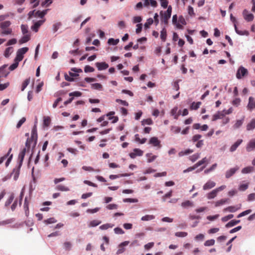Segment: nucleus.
I'll list each match as a JSON object with an SVG mask.
<instances>
[{
  "label": "nucleus",
  "mask_w": 255,
  "mask_h": 255,
  "mask_svg": "<svg viewBox=\"0 0 255 255\" xmlns=\"http://www.w3.org/2000/svg\"><path fill=\"white\" fill-rule=\"evenodd\" d=\"M171 12L172 7L170 5L168 7L167 9L164 12H163L162 11H160V14L161 17V21L164 24L166 25L168 24V20L171 17Z\"/></svg>",
  "instance_id": "obj_1"
},
{
  "label": "nucleus",
  "mask_w": 255,
  "mask_h": 255,
  "mask_svg": "<svg viewBox=\"0 0 255 255\" xmlns=\"http://www.w3.org/2000/svg\"><path fill=\"white\" fill-rule=\"evenodd\" d=\"M11 150L12 148H10L8 149L7 153L0 158V164H1L6 158H7L5 162V166L7 167L9 165L13 156L12 154H10Z\"/></svg>",
  "instance_id": "obj_2"
},
{
  "label": "nucleus",
  "mask_w": 255,
  "mask_h": 255,
  "mask_svg": "<svg viewBox=\"0 0 255 255\" xmlns=\"http://www.w3.org/2000/svg\"><path fill=\"white\" fill-rule=\"evenodd\" d=\"M28 50V47H23L19 49L16 52V56L15 59L17 61H21L23 58V55Z\"/></svg>",
  "instance_id": "obj_3"
},
{
  "label": "nucleus",
  "mask_w": 255,
  "mask_h": 255,
  "mask_svg": "<svg viewBox=\"0 0 255 255\" xmlns=\"http://www.w3.org/2000/svg\"><path fill=\"white\" fill-rule=\"evenodd\" d=\"M48 9H45L43 11L38 10L35 12V10L31 11L29 12L28 15L30 17L34 14L35 17L43 18L45 14H46Z\"/></svg>",
  "instance_id": "obj_4"
},
{
  "label": "nucleus",
  "mask_w": 255,
  "mask_h": 255,
  "mask_svg": "<svg viewBox=\"0 0 255 255\" xmlns=\"http://www.w3.org/2000/svg\"><path fill=\"white\" fill-rule=\"evenodd\" d=\"M248 71L247 69L243 66H240L236 73V77L238 79H242L243 77L248 74Z\"/></svg>",
  "instance_id": "obj_5"
},
{
  "label": "nucleus",
  "mask_w": 255,
  "mask_h": 255,
  "mask_svg": "<svg viewBox=\"0 0 255 255\" xmlns=\"http://www.w3.org/2000/svg\"><path fill=\"white\" fill-rule=\"evenodd\" d=\"M244 18L248 22L252 21L254 18V15L252 13H249L248 11L245 9L243 11Z\"/></svg>",
  "instance_id": "obj_6"
},
{
  "label": "nucleus",
  "mask_w": 255,
  "mask_h": 255,
  "mask_svg": "<svg viewBox=\"0 0 255 255\" xmlns=\"http://www.w3.org/2000/svg\"><path fill=\"white\" fill-rule=\"evenodd\" d=\"M45 19L39 20L35 22L31 26V29L35 32H38L39 27L44 23Z\"/></svg>",
  "instance_id": "obj_7"
},
{
  "label": "nucleus",
  "mask_w": 255,
  "mask_h": 255,
  "mask_svg": "<svg viewBox=\"0 0 255 255\" xmlns=\"http://www.w3.org/2000/svg\"><path fill=\"white\" fill-rule=\"evenodd\" d=\"M143 151L139 148H134L132 152L129 154V155L131 158H135L137 156H142L143 155Z\"/></svg>",
  "instance_id": "obj_8"
},
{
  "label": "nucleus",
  "mask_w": 255,
  "mask_h": 255,
  "mask_svg": "<svg viewBox=\"0 0 255 255\" xmlns=\"http://www.w3.org/2000/svg\"><path fill=\"white\" fill-rule=\"evenodd\" d=\"M247 109L250 111L255 109V99L253 97L249 98V103L247 105Z\"/></svg>",
  "instance_id": "obj_9"
},
{
  "label": "nucleus",
  "mask_w": 255,
  "mask_h": 255,
  "mask_svg": "<svg viewBox=\"0 0 255 255\" xmlns=\"http://www.w3.org/2000/svg\"><path fill=\"white\" fill-rule=\"evenodd\" d=\"M26 152V148H24L19 153L18 157V162H19V168H20L22 165Z\"/></svg>",
  "instance_id": "obj_10"
},
{
  "label": "nucleus",
  "mask_w": 255,
  "mask_h": 255,
  "mask_svg": "<svg viewBox=\"0 0 255 255\" xmlns=\"http://www.w3.org/2000/svg\"><path fill=\"white\" fill-rule=\"evenodd\" d=\"M129 244L128 241H125L119 245L118 250L117 252V254L119 255L124 253L125 251V247L128 246Z\"/></svg>",
  "instance_id": "obj_11"
},
{
  "label": "nucleus",
  "mask_w": 255,
  "mask_h": 255,
  "mask_svg": "<svg viewBox=\"0 0 255 255\" xmlns=\"http://www.w3.org/2000/svg\"><path fill=\"white\" fill-rule=\"evenodd\" d=\"M239 168L238 167H235L234 168H232L229 170H227L225 173V177L226 178H229L232 176H233L237 171L239 170Z\"/></svg>",
  "instance_id": "obj_12"
},
{
  "label": "nucleus",
  "mask_w": 255,
  "mask_h": 255,
  "mask_svg": "<svg viewBox=\"0 0 255 255\" xmlns=\"http://www.w3.org/2000/svg\"><path fill=\"white\" fill-rule=\"evenodd\" d=\"M255 149V138L251 139L246 146V150L250 152Z\"/></svg>",
  "instance_id": "obj_13"
},
{
  "label": "nucleus",
  "mask_w": 255,
  "mask_h": 255,
  "mask_svg": "<svg viewBox=\"0 0 255 255\" xmlns=\"http://www.w3.org/2000/svg\"><path fill=\"white\" fill-rule=\"evenodd\" d=\"M216 186V183L214 181L209 180L203 186V189L204 190L212 189Z\"/></svg>",
  "instance_id": "obj_14"
},
{
  "label": "nucleus",
  "mask_w": 255,
  "mask_h": 255,
  "mask_svg": "<svg viewBox=\"0 0 255 255\" xmlns=\"http://www.w3.org/2000/svg\"><path fill=\"white\" fill-rule=\"evenodd\" d=\"M149 143L152 144L154 146H158L159 147L161 146L160 144V141L156 137H152L150 138L149 140Z\"/></svg>",
  "instance_id": "obj_15"
},
{
  "label": "nucleus",
  "mask_w": 255,
  "mask_h": 255,
  "mask_svg": "<svg viewBox=\"0 0 255 255\" xmlns=\"http://www.w3.org/2000/svg\"><path fill=\"white\" fill-rule=\"evenodd\" d=\"M96 66L99 70H103L107 69L109 67V65L106 62H97Z\"/></svg>",
  "instance_id": "obj_16"
},
{
  "label": "nucleus",
  "mask_w": 255,
  "mask_h": 255,
  "mask_svg": "<svg viewBox=\"0 0 255 255\" xmlns=\"http://www.w3.org/2000/svg\"><path fill=\"white\" fill-rule=\"evenodd\" d=\"M31 140H33V146H35L36 144L37 135L36 129L35 128H33L31 131Z\"/></svg>",
  "instance_id": "obj_17"
},
{
  "label": "nucleus",
  "mask_w": 255,
  "mask_h": 255,
  "mask_svg": "<svg viewBox=\"0 0 255 255\" xmlns=\"http://www.w3.org/2000/svg\"><path fill=\"white\" fill-rule=\"evenodd\" d=\"M225 111L222 112H218L216 114L214 115L212 117V121H215L218 119H222L225 117L224 112Z\"/></svg>",
  "instance_id": "obj_18"
},
{
  "label": "nucleus",
  "mask_w": 255,
  "mask_h": 255,
  "mask_svg": "<svg viewBox=\"0 0 255 255\" xmlns=\"http://www.w3.org/2000/svg\"><path fill=\"white\" fill-rule=\"evenodd\" d=\"M229 199L228 198L222 199L221 200H218L214 202L215 207H218L221 206L223 205L226 203L229 202Z\"/></svg>",
  "instance_id": "obj_19"
},
{
  "label": "nucleus",
  "mask_w": 255,
  "mask_h": 255,
  "mask_svg": "<svg viewBox=\"0 0 255 255\" xmlns=\"http://www.w3.org/2000/svg\"><path fill=\"white\" fill-rule=\"evenodd\" d=\"M243 142V140L241 139H238L234 144H233L230 148V151L231 152H234L236 150L238 147Z\"/></svg>",
  "instance_id": "obj_20"
},
{
  "label": "nucleus",
  "mask_w": 255,
  "mask_h": 255,
  "mask_svg": "<svg viewBox=\"0 0 255 255\" xmlns=\"http://www.w3.org/2000/svg\"><path fill=\"white\" fill-rule=\"evenodd\" d=\"M24 36L21 37L20 39L19 40V43L20 44H22L24 43H26L30 39V34H23Z\"/></svg>",
  "instance_id": "obj_21"
},
{
  "label": "nucleus",
  "mask_w": 255,
  "mask_h": 255,
  "mask_svg": "<svg viewBox=\"0 0 255 255\" xmlns=\"http://www.w3.org/2000/svg\"><path fill=\"white\" fill-rule=\"evenodd\" d=\"M241 205H240L239 207H236V206H229L224 209V211H229L230 212H235L237 210H238L239 209H240Z\"/></svg>",
  "instance_id": "obj_22"
},
{
  "label": "nucleus",
  "mask_w": 255,
  "mask_h": 255,
  "mask_svg": "<svg viewBox=\"0 0 255 255\" xmlns=\"http://www.w3.org/2000/svg\"><path fill=\"white\" fill-rule=\"evenodd\" d=\"M217 194L218 193L215 189H214L212 191L207 193L206 194V197L208 199H212L215 198L217 196Z\"/></svg>",
  "instance_id": "obj_23"
},
{
  "label": "nucleus",
  "mask_w": 255,
  "mask_h": 255,
  "mask_svg": "<svg viewBox=\"0 0 255 255\" xmlns=\"http://www.w3.org/2000/svg\"><path fill=\"white\" fill-rule=\"evenodd\" d=\"M255 128V119H253L247 125V130H251Z\"/></svg>",
  "instance_id": "obj_24"
},
{
  "label": "nucleus",
  "mask_w": 255,
  "mask_h": 255,
  "mask_svg": "<svg viewBox=\"0 0 255 255\" xmlns=\"http://www.w3.org/2000/svg\"><path fill=\"white\" fill-rule=\"evenodd\" d=\"M201 105V102H198L197 103L193 102L191 104L190 108L192 110H196L200 107Z\"/></svg>",
  "instance_id": "obj_25"
},
{
  "label": "nucleus",
  "mask_w": 255,
  "mask_h": 255,
  "mask_svg": "<svg viewBox=\"0 0 255 255\" xmlns=\"http://www.w3.org/2000/svg\"><path fill=\"white\" fill-rule=\"evenodd\" d=\"M56 189L61 191H68L70 190V189L68 187L61 184L56 186Z\"/></svg>",
  "instance_id": "obj_26"
},
{
  "label": "nucleus",
  "mask_w": 255,
  "mask_h": 255,
  "mask_svg": "<svg viewBox=\"0 0 255 255\" xmlns=\"http://www.w3.org/2000/svg\"><path fill=\"white\" fill-rule=\"evenodd\" d=\"M240 222V220H233L231 221L230 222H229V223H228L226 225V227L227 228L231 227L234 226L235 225L238 224Z\"/></svg>",
  "instance_id": "obj_27"
},
{
  "label": "nucleus",
  "mask_w": 255,
  "mask_h": 255,
  "mask_svg": "<svg viewBox=\"0 0 255 255\" xmlns=\"http://www.w3.org/2000/svg\"><path fill=\"white\" fill-rule=\"evenodd\" d=\"M11 22L10 21H5L0 23V27L1 29H6L8 28Z\"/></svg>",
  "instance_id": "obj_28"
},
{
  "label": "nucleus",
  "mask_w": 255,
  "mask_h": 255,
  "mask_svg": "<svg viewBox=\"0 0 255 255\" xmlns=\"http://www.w3.org/2000/svg\"><path fill=\"white\" fill-rule=\"evenodd\" d=\"M101 223V221L98 220H94L91 221L89 224V227H94L98 226Z\"/></svg>",
  "instance_id": "obj_29"
},
{
  "label": "nucleus",
  "mask_w": 255,
  "mask_h": 255,
  "mask_svg": "<svg viewBox=\"0 0 255 255\" xmlns=\"http://www.w3.org/2000/svg\"><path fill=\"white\" fill-rule=\"evenodd\" d=\"M91 88L93 89L99 91L103 90V86L100 83H94L91 84Z\"/></svg>",
  "instance_id": "obj_30"
},
{
  "label": "nucleus",
  "mask_w": 255,
  "mask_h": 255,
  "mask_svg": "<svg viewBox=\"0 0 255 255\" xmlns=\"http://www.w3.org/2000/svg\"><path fill=\"white\" fill-rule=\"evenodd\" d=\"M155 218V216L152 215H146L143 216L141 220L143 221H147L153 220Z\"/></svg>",
  "instance_id": "obj_31"
},
{
  "label": "nucleus",
  "mask_w": 255,
  "mask_h": 255,
  "mask_svg": "<svg viewBox=\"0 0 255 255\" xmlns=\"http://www.w3.org/2000/svg\"><path fill=\"white\" fill-rule=\"evenodd\" d=\"M167 36L166 30L165 28H163L160 32V38L161 40L164 42L166 40Z\"/></svg>",
  "instance_id": "obj_32"
},
{
  "label": "nucleus",
  "mask_w": 255,
  "mask_h": 255,
  "mask_svg": "<svg viewBox=\"0 0 255 255\" xmlns=\"http://www.w3.org/2000/svg\"><path fill=\"white\" fill-rule=\"evenodd\" d=\"M254 170V167L252 166H248L244 168L242 170V173L246 174L252 172Z\"/></svg>",
  "instance_id": "obj_33"
},
{
  "label": "nucleus",
  "mask_w": 255,
  "mask_h": 255,
  "mask_svg": "<svg viewBox=\"0 0 255 255\" xmlns=\"http://www.w3.org/2000/svg\"><path fill=\"white\" fill-rule=\"evenodd\" d=\"M62 23L61 22H57L52 25V29L54 32H56L58 29L61 26Z\"/></svg>",
  "instance_id": "obj_34"
},
{
  "label": "nucleus",
  "mask_w": 255,
  "mask_h": 255,
  "mask_svg": "<svg viewBox=\"0 0 255 255\" xmlns=\"http://www.w3.org/2000/svg\"><path fill=\"white\" fill-rule=\"evenodd\" d=\"M182 207L183 208H187L189 207H192L193 206V204L192 202L187 200L182 203L181 204Z\"/></svg>",
  "instance_id": "obj_35"
},
{
  "label": "nucleus",
  "mask_w": 255,
  "mask_h": 255,
  "mask_svg": "<svg viewBox=\"0 0 255 255\" xmlns=\"http://www.w3.org/2000/svg\"><path fill=\"white\" fill-rule=\"evenodd\" d=\"M193 152V150L190 149H187L185 151H181L179 152L178 155L179 156H182L184 155H187L190 153H191Z\"/></svg>",
  "instance_id": "obj_36"
},
{
  "label": "nucleus",
  "mask_w": 255,
  "mask_h": 255,
  "mask_svg": "<svg viewBox=\"0 0 255 255\" xmlns=\"http://www.w3.org/2000/svg\"><path fill=\"white\" fill-rule=\"evenodd\" d=\"M82 169L85 171H95V172H100V169H94L93 167H92L91 166H83L82 167Z\"/></svg>",
  "instance_id": "obj_37"
},
{
  "label": "nucleus",
  "mask_w": 255,
  "mask_h": 255,
  "mask_svg": "<svg viewBox=\"0 0 255 255\" xmlns=\"http://www.w3.org/2000/svg\"><path fill=\"white\" fill-rule=\"evenodd\" d=\"M1 34L3 35L11 34L12 33V30L11 28H7L6 29H1Z\"/></svg>",
  "instance_id": "obj_38"
},
{
  "label": "nucleus",
  "mask_w": 255,
  "mask_h": 255,
  "mask_svg": "<svg viewBox=\"0 0 255 255\" xmlns=\"http://www.w3.org/2000/svg\"><path fill=\"white\" fill-rule=\"evenodd\" d=\"M51 119L49 117H44L43 125L45 127H48L50 124Z\"/></svg>",
  "instance_id": "obj_39"
},
{
  "label": "nucleus",
  "mask_w": 255,
  "mask_h": 255,
  "mask_svg": "<svg viewBox=\"0 0 255 255\" xmlns=\"http://www.w3.org/2000/svg\"><path fill=\"white\" fill-rule=\"evenodd\" d=\"M152 124H153V121L150 118L147 119H144L143 121H142V122H141V125H142V126H143L146 125H152Z\"/></svg>",
  "instance_id": "obj_40"
},
{
  "label": "nucleus",
  "mask_w": 255,
  "mask_h": 255,
  "mask_svg": "<svg viewBox=\"0 0 255 255\" xmlns=\"http://www.w3.org/2000/svg\"><path fill=\"white\" fill-rule=\"evenodd\" d=\"M146 156L148 158L147 161L148 162L153 161L156 159L157 157L156 155H153L152 153H147Z\"/></svg>",
  "instance_id": "obj_41"
},
{
  "label": "nucleus",
  "mask_w": 255,
  "mask_h": 255,
  "mask_svg": "<svg viewBox=\"0 0 255 255\" xmlns=\"http://www.w3.org/2000/svg\"><path fill=\"white\" fill-rule=\"evenodd\" d=\"M21 29L23 34H28V26L27 25L21 24Z\"/></svg>",
  "instance_id": "obj_42"
},
{
  "label": "nucleus",
  "mask_w": 255,
  "mask_h": 255,
  "mask_svg": "<svg viewBox=\"0 0 255 255\" xmlns=\"http://www.w3.org/2000/svg\"><path fill=\"white\" fill-rule=\"evenodd\" d=\"M30 82V78L26 79L22 83L21 90L22 91H24L25 88L27 86V85L29 84Z\"/></svg>",
  "instance_id": "obj_43"
},
{
  "label": "nucleus",
  "mask_w": 255,
  "mask_h": 255,
  "mask_svg": "<svg viewBox=\"0 0 255 255\" xmlns=\"http://www.w3.org/2000/svg\"><path fill=\"white\" fill-rule=\"evenodd\" d=\"M14 198V194L12 193L10 195L8 199L6 200V201L5 203V206H9L11 202L13 201Z\"/></svg>",
  "instance_id": "obj_44"
},
{
  "label": "nucleus",
  "mask_w": 255,
  "mask_h": 255,
  "mask_svg": "<svg viewBox=\"0 0 255 255\" xmlns=\"http://www.w3.org/2000/svg\"><path fill=\"white\" fill-rule=\"evenodd\" d=\"M244 121V119H243L242 120H237L236 121V123L235 124V125H234V128H240L243 124Z\"/></svg>",
  "instance_id": "obj_45"
},
{
  "label": "nucleus",
  "mask_w": 255,
  "mask_h": 255,
  "mask_svg": "<svg viewBox=\"0 0 255 255\" xmlns=\"http://www.w3.org/2000/svg\"><path fill=\"white\" fill-rule=\"evenodd\" d=\"M119 39H114V38H111L108 40V43L110 45H116L119 43Z\"/></svg>",
  "instance_id": "obj_46"
},
{
  "label": "nucleus",
  "mask_w": 255,
  "mask_h": 255,
  "mask_svg": "<svg viewBox=\"0 0 255 255\" xmlns=\"http://www.w3.org/2000/svg\"><path fill=\"white\" fill-rule=\"evenodd\" d=\"M215 241L214 239H211L206 241L204 243V246L206 247L213 246L215 244Z\"/></svg>",
  "instance_id": "obj_47"
},
{
  "label": "nucleus",
  "mask_w": 255,
  "mask_h": 255,
  "mask_svg": "<svg viewBox=\"0 0 255 255\" xmlns=\"http://www.w3.org/2000/svg\"><path fill=\"white\" fill-rule=\"evenodd\" d=\"M187 235L188 233L185 232H178L175 234V236L177 237H185Z\"/></svg>",
  "instance_id": "obj_48"
},
{
  "label": "nucleus",
  "mask_w": 255,
  "mask_h": 255,
  "mask_svg": "<svg viewBox=\"0 0 255 255\" xmlns=\"http://www.w3.org/2000/svg\"><path fill=\"white\" fill-rule=\"evenodd\" d=\"M208 160L206 157L203 158L202 160L199 161L198 162H197L195 164V167H198L201 165H202L204 163H207Z\"/></svg>",
  "instance_id": "obj_49"
},
{
  "label": "nucleus",
  "mask_w": 255,
  "mask_h": 255,
  "mask_svg": "<svg viewBox=\"0 0 255 255\" xmlns=\"http://www.w3.org/2000/svg\"><path fill=\"white\" fill-rule=\"evenodd\" d=\"M20 168L19 167V166L17 168H14L13 169V173L14 174V179L15 180H16L17 177H18V175H19V170H20Z\"/></svg>",
  "instance_id": "obj_50"
},
{
  "label": "nucleus",
  "mask_w": 255,
  "mask_h": 255,
  "mask_svg": "<svg viewBox=\"0 0 255 255\" xmlns=\"http://www.w3.org/2000/svg\"><path fill=\"white\" fill-rule=\"evenodd\" d=\"M113 226L114 225L107 223L101 226L100 229L101 230H107L109 228H112Z\"/></svg>",
  "instance_id": "obj_51"
},
{
  "label": "nucleus",
  "mask_w": 255,
  "mask_h": 255,
  "mask_svg": "<svg viewBox=\"0 0 255 255\" xmlns=\"http://www.w3.org/2000/svg\"><path fill=\"white\" fill-rule=\"evenodd\" d=\"M200 157V153H195L190 156V160L192 162H195Z\"/></svg>",
  "instance_id": "obj_52"
},
{
  "label": "nucleus",
  "mask_w": 255,
  "mask_h": 255,
  "mask_svg": "<svg viewBox=\"0 0 255 255\" xmlns=\"http://www.w3.org/2000/svg\"><path fill=\"white\" fill-rule=\"evenodd\" d=\"M18 63H19V61H17L15 59H14V63H13L12 65H11L9 66V69L10 71H12V70H14L15 69H16L18 65Z\"/></svg>",
  "instance_id": "obj_53"
},
{
  "label": "nucleus",
  "mask_w": 255,
  "mask_h": 255,
  "mask_svg": "<svg viewBox=\"0 0 255 255\" xmlns=\"http://www.w3.org/2000/svg\"><path fill=\"white\" fill-rule=\"evenodd\" d=\"M127 176H128V175L127 174H120V175H110L109 176V178L111 180H114L116 178H119L120 177Z\"/></svg>",
  "instance_id": "obj_54"
},
{
  "label": "nucleus",
  "mask_w": 255,
  "mask_h": 255,
  "mask_svg": "<svg viewBox=\"0 0 255 255\" xmlns=\"http://www.w3.org/2000/svg\"><path fill=\"white\" fill-rule=\"evenodd\" d=\"M94 70V68L89 65H86L84 68V71L86 73L93 72Z\"/></svg>",
  "instance_id": "obj_55"
},
{
  "label": "nucleus",
  "mask_w": 255,
  "mask_h": 255,
  "mask_svg": "<svg viewBox=\"0 0 255 255\" xmlns=\"http://www.w3.org/2000/svg\"><path fill=\"white\" fill-rule=\"evenodd\" d=\"M249 184H241L239 187V190L240 191H245L248 188Z\"/></svg>",
  "instance_id": "obj_56"
},
{
  "label": "nucleus",
  "mask_w": 255,
  "mask_h": 255,
  "mask_svg": "<svg viewBox=\"0 0 255 255\" xmlns=\"http://www.w3.org/2000/svg\"><path fill=\"white\" fill-rule=\"evenodd\" d=\"M251 212H252L251 210H250V209L247 210L241 213L240 214H239L238 215L237 217L241 218L242 217H243L244 216L249 214L250 213H251Z\"/></svg>",
  "instance_id": "obj_57"
},
{
  "label": "nucleus",
  "mask_w": 255,
  "mask_h": 255,
  "mask_svg": "<svg viewBox=\"0 0 255 255\" xmlns=\"http://www.w3.org/2000/svg\"><path fill=\"white\" fill-rule=\"evenodd\" d=\"M217 163H214V164H213L211 167L208 169H206L205 171H204V173H206V174H207L208 173H209L210 172L213 171V170H214L216 167H217Z\"/></svg>",
  "instance_id": "obj_58"
},
{
  "label": "nucleus",
  "mask_w": 255,
  "mask_h": 255,
  "mask_svg": "<svg viewBox=\"0 0 255 255\" xmlns=\"http://www.w3.org/2000/svg\"><path fill=\"white\" fill-rule=\"evenodd\" d=\"M12 52V48L11 47L7 48L4 52V55L5 57H7Z\"/></svg>",
  "instance_id": "obj_59"
},
{
  "label": "nucleus",
  "mask_w": 255,
  "mask_h": 255,
  "mask_svg": "<svg viewBox=\"0 0 255 255\" xmlns=\"http://www.w3.org/2000/svg\"><path fill=\"white\" fill-rule=\"evenodd\" d=\"M63 246L66 250L69 251L71 249L72 245L70 242H66L64 243Z\"/></svg>",
  "instance_id": "obj_60"
},
{
  "label": "nucleus",
  "mask_w": 255,
  "mask_h": 255,
  "mask_svg": "<svg viewBox=\"0 0 255 255\" xmlns=\"http://www.w3.org/2000/svg\"><path fill=\"white\" fill-rule=\"evenodd\" d=\"M118 207V205L116 204H110L108 205L106 207V208L109 210L117 209Z\"/></svg>",
  "instance_id": "obj_61"
},
{
  "label": "nucleus",
  "mask_w": 255,
  "mask_h": 255,
  "mask_svg": "<svg viewBox=\"0 0 255 255\" xmlns=\"http://www.w3.org/2000/svg\"><path fill=\"white\" fill-rule=\"evenodd\" d=\"M171 130L175 133H178L181 131V128L178 127L172 126L171 127Z\"/></svg>",
  "instance_id": "obj_62"
},
{
  "label": "nucleus",
  "mask_w": 255,
  "mask_h": 255,
  "mask_svg": "<svg viewBox=\"0 0 255 255\" xmlns=\"http://www.w3.org/2000/svg\"><path fill=\"white\" fill-rule=\"evenodd\" d=\"M57 222L56 220L54 218H50L44 221V222L47 224L55 223Z\"/></svg>",
  "instance_id": "obj_63"
},
{
  "label": "nucleus",
  "mask_w": 255,
  "mask_h": 255,
  "mask_svg": "<svg viewBox=\"0 0 255 255\" xmlns=\"http://www.w3.org/2000/svg\"><path fill=\"white\" fill-rule=\"evenodd\" d=\"M201 137L202 136L200 134H195L192 137V140L194 142H196L199 141Z\"/></svg>",
  "instance_id": "obj_64"
}]
</instances>
